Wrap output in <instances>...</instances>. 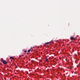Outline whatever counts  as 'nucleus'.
Returning a JSON list of instances; mask_svg holds the SVG:
<instances>
[{
  "mask_svg": "<svg viewBox=\"0 0 80 80\" xmlns=\"http://www.w3.org/2000/svg\"><path fill=\"white\" fill-rule=\"evenodd\" d=\"M2 62L4 64H7V61H5L4 60H3L2 61Z\"/></svg>",
  "mask_w": 80,
  "mask_h": 80,
  "instance_id": "nucleus-1",
  "label": "nucleus"
},
{
  "mask_svg": "<svg viewBox=\"0 0 80 80\" xmlns=\"http://www.w3.org/2000/svg\"><path fill=\"white\" fill-rule=\"evenodd\" d=\"M75 39V38L73 37H71V40H74Z\"/></svg>",
  "mask_w": 80,
  "mask_h": 80,
  "instance_id": "nucleus-2",
  "label": "nucleus"
},
{
  "mask_svg": "<svg viewBox=\"0 0 80 80\" xmlns=\"http://www.w3.org/2000/svg\"><path fill=\"white\" fill-rule=\"evenodd\" d=\"M10 59H14V58L13 57H10Z\"/></svg>",
  "mask_w": 80,
  "mask_h": 80,
  "instance_id": "nucleus-3",
  "label": "nucleus"
},
{
  "mask_svg": "<svg viewBox=\"0 0 80 80\" xmlns=\"http://www.w3.org/2000/svg\"><path fill=\"white\" fill-rule=\"evenodd\" d=\"M49 43H50V42H48L46 43L45 44L46 45H48V44H49Z\"/></svg>",
  "mask_w": 80,
  "mask_h": 80,
  "instance_id": "nucleus-4",
  "label": "nucleus"
},
{
  "mask_svg": "<svg viewBox=\"0 0 80 80\" xmlns=\"http://www.w3.org/2000/svg\"><path fill=\"white\" fill-rule=\"evenodd\" d=\"M30 52V49L28 51V52Z\"/></svg>",
  "mask_w": 80,
  "mask_h": 80,
  "instance_id": "nucleus-5",
  "label": "nucleus"
},
{
  "mask_svg": "<svg viewBox=\"0 0 80 80\" xmlns=\"http://www.w3.org/2000/svg\"><path fill=\"white\" fill-rule=\"evenodd\" d=\"M27 52V50H26L24 51V52L25 53H26V52Z\"/></svg>",
  "mask_w": 80,
  "mask_h": 80,
  "instance_id": "nucleus-6",
  "label": "nucleus"
},
{
  "mask_svg": "<svg viewBox=\"0 0 80 80\" xmlns=\"http://www.w3.org/2000/svg\"><path fill=\"white\" fill-rule=\"evenodd\" d=\"M45 60L46 61H47V60H48V59H47V58H45Z\"/></svg>",
  "mask_w": 80,
  "mask_h": 80,
  "instance_id": "nucleus-7",
  "label": "nucleus"
},
{
  "mask_svg": "<svg viewBox=\"0 0 80 80\" xmlns=\"http://www.w3.org/2000/svg\"><path fill=\"white\" fill-rule=\"evenodd\" d=\"M61 70H62V68H61Z\"/></svg>",
  "mask_w": 80,
  "mask_h": 80,
  "instance_id": "nucleus-8",
  "label": "nucleus"
},
{
  "mask_svg": "<svg viewBox=\"0 0 80 80\" xmlns=\"http://www.w3.org/2000/svg\"><path fill=\"white\" fill-rule=\"evenodd\" d=\"M20 56V57H21V56Z\"/></svg>",
  "mask_w": 80,
  "mask_h": 80,
  "instance_id": "nucleus-9",
  "label": "nucleus"
}]
</instances>
